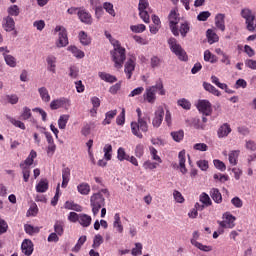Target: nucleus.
Returning <instances> with one entry per match:
<instances>
[{"label":"nucleus","mask_w":256,"mask_h":256,"mask_svg":"<svg viewBox=\"0 0 256 256\" xmlns=\"http://www.w3.org/2000/svg\"><path fill=\"white\" fill-rule=\"evenodd\" d=\"M136 113L138 119L137 121L131 122V131L132 134L135 135V137H138V139H143V133H147V131H149L148 121H151V118L147 114L143 116L141 108H137Z\"/></svg>","instance_id":"obj_1"},{"label":"nucleus","mask_w":256,"mask_h":256,"mask_svg":"<svg viewBox=\"0 0 256 256\" xmlns=\"http://www.w3.org/2000/svg\"><path fill=\"white\" fill-rule=\"evenodd\" d=\"M114 49L110 52L112 61L114 62V67L116 69H121L125 59H127L126 50L121 46V42L114 41Z\"/></svg>","instance_id":"obj_2"},{"label":"nucleus","mask_w":256,"mask_h":256,"mask_svg":"<svg viewBox=\"0 0 256 256\" xmlns=\"http://www.w3.org/2000/svg\"><path fill=\"white\" fill-rule=\"evenodd\" d=\"M102 193L109 197V190L107 188L101 189L90 197V206L92 207V213L94 216L98 215L101 208L105 205V197H103Z\"/></svg>","instance_id":"obj_3"},{"label":"nucleus","mask_w":256,"mask_h":256,"mask_svg":"<svg viewBox=\"0 0 256 256\" xmlns=\"http://www.w3.org/2000/svg\"><path fill=\"white\" fill-rule=\"evenodd\" d=\"M168 45L170 47V50L180 61H187L189 57L187 56V52H185V49L180 46L179 43H177V39L175 38H170L168 40Z\"/></svg>","instance_id":"obj_4"},{"label":"nucleus","mask_w":256,"mask_h":256,"mask_svg":"<svg viewBox=\"0 0 256 256\" xmlns=\"http://www.w3.org/2000/svg\"><path fill=\"white\" fill-rule=\"evenodd\" d=\"M241 17L245 19L246 29L253 33L256 29L255 13L249 8H243L240 13Z\"/></svg>","instance_id":"obj_5"},{"label":"nucleus","mask_w":256,"mask_h":256,"mask_svg":"<svg viewBox=\"0 0 256 256\" xmlns=\"http://www.w3.org/2000/svg\"><path fill=\"white\" fill-rule=\"evenodd\" d=\"M168 21H169V27L172 34L175 37H179V28L177 27V25H179V21H181V17H179V13H177V8L170 11L168 15Z\"/></svg>","instance_id":"obj_6"},{"label":"nucleus","mask_w":256,"mask_h":256,"mask_svg":"<svg viewBox=\"0 0 256 256\" xmlns=\"http://www.w3.org/2000/svg\"><path fill=\"white\" fill-rule=\"evenodd\" d=\"M69 107H71V100L65 97L54 99L50 103V109L52 111H57V109H65V111H69Z\"/></svg>","instance_id":"obj_7"},{"label":"nucleus","mask_w":256,"mask_h":256,"mask_svg":"<svg viewBox=\"0 0 256 256\" xmlns=\"http://www.w3.org/2000/svg\"><path fill=\"white\" fill-rule=\"evenodd\" d=\"M54 33H59L57 47H67L69 45V38L67 37V29L65 27L56 26Z\"/></svg>","instance_id":"obj_8"},{"label":"nucleus","mask_w":256,"mask_h":256,"mask_svg":"<svg viewBox=\"0 0 256 256\" xmlns=\"http://www.w3.org/2000/svg\"><path fill=\"white\" fill-rule=\"evenodd\" d=\"M223 218V221L218 222L222 229H233L235 227V216L229 213H225Z\"/></svg>","instance_id":"obj_9"},{"label":"nucleus","mask_w":256,"mask_h":256,"mask_svg":"<svg viewBox=\"0 0 256 256\" xmlns=\"http://www.w3.org/2000/svg\"><path fill=\"white\" fill-rule=\"evenodd\" d=\"M2 28L6 33H11L14 31V35H17V30H15V20L11 16H6L2 20Z\"/></svg>","instance_id":"obj_10"},{"label":"nucleus","mask_w":256,"mask_h":256,"mask_svg":"<svg viewBox=\"0 0 256 256\" xmlns=\"http://www.w3.org/2000/svg\"><path fill=\"white\" fill-rule=\"evenodd\" d=\"M77 15L81 23H85V25L93 24V17L91 16V13H89V11L85 10L84 8H79Z\"/></svg>","instance_id":"obj_11"},{"label":"nucleus","mask_w":256,"mask_h":256,"mask_svg":"<svg viewBox=\"0 0 256 256\" xmlns=\"http://www.w3.org/2000/svg\"><path fill=\"white\" fill-rule=\"evenodd\" d=\"M163 117H165V110L163 109V107H158L152 120L153 127H155L156 129H158V127H161V123H163Z\"/></svg>","instance_id":"obj_12"},{"label":"nucleus","mask_w":256,"mask_h":256,"mask_svg":"<svg viewBox=\"0 0 256 256\" xmlns=\"http://www.w3.org/2000/svg\"><path fill=\"white\" fill-rule=\"evenodd\" d=\"M135 61H137V58H135V56H131L124 66V72L127 76V79H131L133 71H135Z\"/></svg>","instance_id":"obj_13"},{"label":"nucleus","mask_w":256,"mask_h":256,"mask_svg":"<svg viewBox=\"0 0 256 256\" xmlns=\"http://www.w3.org/2000/svg\"><path fill=\"white\" fill-rule=\"evenodd\" d=\"M197 109L203 115H211V102L209 100H200L197 104Z\"/></svg>","instance_id":"obj_14"},{"label":"nucleus","mask_w":256,"mask_h":256,"mask_svg":"<svg viewBox=\"0 0 256 256\" xmlns=\"http://www.w3.org/2000/svg\"><path fill=\"white\" fill-rule=\"evenodd\" d=\"M69 181H71V168L65 167L62 169V185L63 189L67 188L69 185Z\"/></svg>","instance_id":"obj_15"},{"label":"nucleus","mask_w":256,"mask_h":256,"mask_svg":"<svg viewBox=\"0 0 256 256\" xmlns=\"http://www.w3.org/2000/svg\"><path fill=\"white\" fill-rule=\"evenodd\" d=\"M22 253L27 256L33 255V242L29 239H25L21 245Z\"/></svg>","instance_id":"obj_16"},{"label":"nucleus","mask_w":256,"mask_h":256,"mask_svg":"<svg viewBox=\"0 0 256 256\" xmlns=\"http://www.w3.org/2000/svg\"><path fill=\"white\" fill-rule=\"evenodd\" d=\"M231 131H232L231 125H229V123H224L219 127L217 131V135L219 139H223V137H228Z\"/></svg>","instance_id":"obj_17"},{"label":"nucleus","mask_w":256,"mask_h":256,"mask_svg":"<svg viewBox=\"0 0 256 256\" xmlns=\"http://www.w3.org/2000/svg\"><path fill=\"white\" fill-rule=\"evenodd\" d=\"M35 159H37V152L35 150H31L28 157L20 163V165H23V167H29L31 169V165L35 162Z\"/></svg>","instance_id":"obj_18"},{"label":"nucleus","mask_w":256,"mask_h":256,"mask_svg":"<svg viewBox=\"0 0 256 256\" xmlns=\"http://www.w3.org/2000/svg\"><path fill=\"white\" fill-rule=\"evenodd\" d=\"M155 93V87L147 88L144 94V99L147 100L148 103H155V100L157 99Z\"/></svg>","instance_id":"obj_19"},{"label":"nucleus","mask_w":256,"mask_h":256,"mask_svg":"<svg viewBox=\"0 0 256 256\" xmlns=\"http://www.w3.org/2000/svg\"><path fill=\"white\" fill-rule=\"evenodd\" d=\"M64 209H68L69 211H76L77 213H81V211H83V206H81L73 201H66L64 204Z\"/></svg>","instance_id":"obj_20"},{"label":"nucleus","mask_w":256,"mask_h":256,"mask_svg":"<svg viewBox=\"0 0 256 256\" xmlns=\"http://www.w3.org/2000/svg\"><path fill=\"white\" fill-rule=\"evenodd\" d=\"M215 25L220 31H225V14H217L215 16Z\"/></svg>","instance_id":"obj_21"},{"label":"nucleus","mask_w":256,"mask_h":256,"mask_svg":"<svg viewBox=\"0 0 256 256\" xmlns=\"http://www.w3.org/2000/svg\"><path fill=\"white\" fill-rule=\"evenodd\" d=\"M180 172L185 175L187 173V167L185 166V150H182L178 154Z\"/></svg>","instance_id":"obj_22"},{"label":"nucleus","mask_w":256,"mask_h":256,"mask_svg":"<svg viewBox=\"0 0 256 256\" xmlns=\"http://www.w3.org/2000/svg\"><path fill=\"white\" fill-rule=\"evenodd\" d=\"M210 197L213 199L214 203H223V196L217 188H212L210 190Z\"/></svg>","instance_id":"obj_23"},{"label":"nucleus","mask_w":256,"mask_h":256,"mask_svg":"<svg viewBox=\"0 0 256 256\" xmlns=\"http://www.w3.org/2000/svg\"><path fill=\"white\" fill-rule=\"evenodd\" d=\"M117 117V110H110L105 113V119L102 121V125H111L113 119Z\"/></svg>","instance_id":"obj_24"},{"label":"nucleus","mask_w":256,"mask_h":256,"mask_svg":"<svg viewBox=\"0 0 256 256\" xmlns=\"http://www.w3.org/2000/svg\"><path fill=\"white\" fill-rule=\"evenodd\" d=\"M77 191L80 195H89L91 193V185L86 182H82L77 186Z\"/></svg>","instance_id":"obj_25"},{"label":"nucleus","mask_w":256,"mask_h":256,"mask_svg":"<svg viewBox=\"0 0 256 256\" xmlns=\"http://www.w3.org/2000/svg\"><path fill=\"white\" fill-rule=\"evenodd\" d=\"M48 190H49V181H47V179L40 180L39 183L36 185L37 193H46V191Z\"/></svg>","instance_id":"obj_26"},{"label":"nucleus","mask_w":256,"mask_h":256,"mask_svg":"<svg viewBox=\"0 0 256 256\" xmlns=\"http://www.w3.org/2000/svg\"><path fill=\"white\" fill-rule=\"evenodd\" d=\"M203 88L205 89V91H208V93H212V95H215L216 97H221V92L211 83L204 82Z\"/></svg>","instance_id":"obj_27"},{"label":"nucleus","mask_w":256,"mask_h":256,"mask_svg":"<svg viewBox=\"0 0 256 256\" xmlns=\"http://www.w3.org/2000/svg\"><path fill=\"white\" fill-rule=\"evenodd\" d=\"M93 221V218H91L90 215L87 214H80V218L78 220V223L82 227H89L91 225V222Z\"/></svg>","instance_id":"obj_28"},{"label":"nucleus","mask_w":256,"mask_h":256,"mask_svg":"<svg viewBox=\"0 0 256 256\" xmlns=\"http://www.w3.org/2000/svg\"><path fill=\"white\" fill-rule=\"evenodd\" d=\"M54 233H57L59 237L65 233V222L63 220H57L54 224Z\"/></svg>","instance_id":"obj_29"},{"label":"nucleus","mask_w":256,"mask_h":256,"mask_svg":"<svg viewBox=\"0 0 256 256\" xmlns=\"http://www.w3.org/2000/svg\"><path fill=\"white\" fill-rule=\"evenodd\" d=\"M206 37L208 39V43L210 45H213V43H218L219 42V36L217 35V33H215V31L208 29L206 32Z\"/></svg>","instance_id":"obj_30"},{"label":"nucleus","mask_w":256,"mask_h":256,"mask_svg":"<svg viewBox=\"0 0 256 256\" xmlns=\"http://www.w3.org/2000/svg\"><path fill=\"white\" fill-rule=\"evenodd\" d=\"M98 76L100 77V79H102V81H105L106 83H115L117 82V77L106 73V72H99Z\"/></svg>","instance_id":"obj_31"},{"label":"nucleus","mask_w":256,"mask_h":256,"mask_svg":"<svg viewBox=\"0 0 256 256\" xmlns=\"http://www.w3.org/2000/svg\"><path fill=\"white\" fill-rule=\"evenodd\" d=\"M113 227L118 233H123V224L121 223V215L119 213L114 215Z\"/></svg>","instance_id":"obj_32"},{"label":"nucleus","mask_w":256,"mask_h":256,"mask_svg":"<svg viewBox=\"0 0 256 256\" xmlns=\"http://www.w3.org/2000/svg\"><path fill=\"white\" fill-rule=\"evenodd\" d=\"M38 93L44 103H49V101H51V95L49 94V90H47L45 87L39 88Z\"/></svg>","instance_id":"obj_33"},{"label":"nucleus","mask_w":256,"mask_h":256,"mask_svg":"<svg viewBox=\"0 0 256 256\" xmlns=\"http://www.w3.org/2000/svg\"><path fill=\"white\" fill-rule=\"evenodd\" d=\"M204 61H206L207 63L215 64L217 63V61H219V58H217L215 54L211 53L210 50H206L204 52Z\"/></svg>","instance_id":"obj_34"},{"label":"nucleus","mask_w":256,"mask_h":256,"mask_svg":"<svg viewBox=\"0 0 256 256\" xmlns=\"http://www.w3.org/2000/svg\"><path fill=\"white\" fill-rule=\"evenodd\" d=\"M6 119L14 125V127H18V129H22V131H25V123H23L21 120H17L9 115H6Z\"/></svg>","instance_id":"obj_35"},{"label":"nucleus","mask_w":256,"mask_h":256,"mask_svg":"<svg viewBox=\"0 0 256 256\" xmlns=\"http://www.w3.org/2000/svg\"><path fill=\"white\" fill-rule=\"evenodd\" d=\"M191 243L192 245H194V247H197V249H200V251H204L206 253H208L209 251H213L212 246L203 245L200 242H197V240L195 239H192Z\"/></svg>","instance_id":"obj_36"},{"label":"nucleus","mask_w":256,"mask_h":256,"mask_svg":"<svg viewBox=\"0 0 256 256\" xmlns=\"http://www.w3.org/2000/svg\"><path fill=\"white\" fill-rule=\"evenodd\" d=\"M4 61L9 67H17V59L13 55L3 53Z\"/></svg>","instance_id":"obj_37"},{"label":"nucleus","mask_w":256,"mask_h":256,"mask_svg":"<svg viewBox=\"0 0 256 256\" xmlns=\"http://www.w3.org/2000/svg\"><path fill=\"white\" fill-rule=\"evenodd\" d=\"M171 137L176 143H181L185 137V132L183 130L171 132Z\"/></svg>","instance_id":"obj_38"},{"label":"nucleus","mask_w":256,"mask_h":256,"mask_svg":"<svg viewBox=\"0 0 256 256\" xmlns=\"http://www.w3.org/2000/svg\"><path fill=\"white\" fill-rule=\"evenodd\" d=\"M68 50L71 51L74 57H76L77 59H83V57H85V52L81 51L76 46H69Z\"/></svg>","instance_id":"obj_39"},{"label":"nucleus","mask_w":256,"mask_h":256,"mask_svg":"<svg viewBox=\"0 0 256 256\" xmlns=\"http://www.w3.org/2000/svg\"><path fill=\"white\" fill-rule=\"evenodd\" d=\"M191 31V26L189 25V22H184L180 24V29L178 30V33L181 34L182 37H187V33Z\"/></svg>","instance_id":"obj_40"},{"label":"nucleus","mask_w":256,"mask_h":256,"mask_svg":"<svg viewBox=\"0 0 256 256\" xmlns=\"http://www.w3.org/2000/svg\"><path fill=\"white\" fill-rule=\"evenodd\" d=\"M69 115L68 114H63L59 117L58 119V127L59 129H65L67 127V123H69Z\"/></svg>","instance_id":"obj_41"},{"label":"nucleus","mask_w":256,"mask_h":256,"mask_svg":"<svg viewBox=\"0 0 256 256\" xmlns=\"http://www.w3.org/2000/svg\"><path fill=\"white\" fill-rule=\"evenodd\" d=\"M46 61L48 63L49 71H51L52 73H55V67H56L55 64L57 63V58L53 55H50L47 57Z\"/></svg>","instance_id":"obj_42"},{"label":"nucleus","mask_w":256,"mask_h":256,"mask_svg":"<svg viewBox=\"0 0 256 256\" xmlns=\"http://www.w3.org/2000/svg\"><path fill=\"white\" fill-rule=\"evenodd\" d=\"M200 202L205 205V207H211V205H213V202L211 201V198L209 197V194L203 192L200 195L199 198Z\"/></svg>","instance_id":"obj_43"},{"label":"nucleus","mask_w":256,"mask_h":256,"mask_svg":"<svg viewBox=\"0 0 256 256\" xmlns=\"http://www.w3.org/2000/svg\"><path fill=\"white\" fill-rule=\"evenodd\" d=\"M239 150H232L229 153V163L230 165H237V159H239Z\"/></svg>","instance_id":"obj_44"},{"label":"nucleus","mask_w":256,"mask_h":256,"mask_svg":"<svg viewBox=\"0 0 256 256\" xmlns=\"http://www.w3.org/2000/svg\"><path fill=\"white\" fill-rule=\"evenodd\" d=\"M31 117H33V114L31 113V109L29 107L25 106L22 109L20 119H22V121H28V119H31Z\"/></svg>","instance_id":"obj_45"},{"label":"nucleus","mask_w":256,"mask_h":256,"mask_svg":"<svg viewBox=\"0 0 256 256\" xmlns=\"http://www.w3.org/2000/svg\"><path fill=\"white\" fill-rule=\"evenodd\" d=\"M85 241H87V236H81L76 245L73 247L72 251H74L75 253H79V251H81V247H83V245H85Z\"/></svg>","instance_id":"obj_46"},{"label":"nucleus","mask_w":256,"mask_h":256,"mask_svg":"<svg viewBox=\"0 0 256 256\" xmlns=\"http://www.w3.org/2000/svg\"><path fill=\"white\" fill-rule=\"evenodd\" d=\"M103 151H104V158L106 159V161H111L113 146H111V144H106L104 146Z\"/></svg>","instance_id":"obj_47"},{"label":"nucleus","mask_w":256,"mask_h":256,"mask_svg":"<svg viewBox=\"0 0 256 256\" xmlns=\"http://www.w3.org/2000/svg\"><path fill=\"white\" fill-rule=\"evenodd\" d=\"M79 39H80V43H82L83 45L85 46L91 45V38H89V36L85 31H81L79 33Z\"/></svg>","instance_id":"obj_48"},{"label":"nucleus","mask_w":256,"mask_h":256,"mask_svg":"<svg viewBox=\"0 0 256 256\" xmlns=\"http://www.w3.org/2000/svg\"><path fill=\"white\" fill-rule=\"evenodd\" d=\"M117 159L118 161H127V159H129V154L125 152V148H122V147L118 148Z\"/></svg>","instance_id":"obj_49"},{"label":"nucleus","mask_w":256,"mask_h":256,"mask_svg":"<svg viewBox=\"0 0 256 256\" xmlns=\"http://www.w3.org/2000/svg\"><path fill=\"white\" fill-rule=\"evenodd\" d=\"M20 169H22V175H23L24 182L29 183V178L31 177V168L23 167V165H20Z\"/></svg>","instance_id":"obj_50"},{"label":"nucleus","mask_w":256,"mask_h":256,"mask_svg":"<svg viewBox=\"0 0 256 256\" xmlns=\"http://www.w3.org/2000/svg\"><path fill=\"white\" fill-rule=\"evenodd\" d=\"M24 231L27 235H35L39 233V227H33L31 224H25Z\"/></svg>","instance_id":"obj_51"},{"label":"nucleus","mask_w":256,"mask_h":256,"mask_svg":"<svg viewBox=\"0 0 256 256\" xmlns=\"http://www.w3.org/2000/svg\"><path fill=\"white\" fill-rule=\"evenodd\" d=\"M103 9H105L106 13H109L111 17H115V15H117L115 13V9L113 8V4H111V2H104Z\"/></svg>","instance_id":"obj_52"},{"label":"nucleus","mask_w":256,"mask_h":256,"mask_svg":"<svg viewBox=\"0 0 256 256\" xmlns=\"http://www.w3.org/2000/svg\"><path fill=\"white\" fill-rule=\"evenodd\" d=\"M154 87V92L157 93V91H159V95H165V88H163V81L161 79H159L156 82V85L151 86Z\"/></svg>","instance_id":"obj_53"},{"label":"nucleus","mask_w":256,"mask_h":256,"mask_svg":"<svg viewBox=\"0 0 256 256\" xmlns=\"http://www.w3.org/2000/svg\"><path fill=\"white\" fill-rule=\"evenodd\" d=\"M6 101L10 103V105H17V103H19V96H17V94H8L6 95Z\"/></svg>","instance_id":"obj_54"},{"label":"nucleus","mask_w":256,"mask_h":256,"mask_svg":"<svg viewBox=\"0 0 256 256\" xmlns=\"http://www.w3.org/2000/svg\"><path fill=\"white\" fill-rule=\"evenodd\" d=\"M145 155V146L143 144H138L135 148V156L138 157V159H141Z\"/></svg>","instance_id":"obj_55"},{"label":"nucleus","mask_w":256,"mask_h":256,"mask_svg":"<svg viewBox=\"0 0 256 256\" xmlns=\"http://www.w3.org/2000/svg\"><path fill=\"white\" fill-rule=\"evenodd\" d=\"M150 154L153 159V161H157L158 163H163V160L159 155H157V149L155 147L151 146L150 148Z\"/></svg>","instance_id":"obj_56"},{"label":"nucleus","mask_w":256,"mask_h":256,"mask_svg":"<svg viewBox=\"0 0 256 256\" xmlns=\"http://www.w3.org/2000/svg\"><path fill=\"white\" fill-rule=\"evenodd\" d=\"M116 125H120L121 127L125 125V108H123L121 113L117 116Z\"/></svg>","instance_id":"obj_57"},{"label":"nucleus","mask_w":256,"mask_h":256,"mask_svg":"<svg viewBox=\"0 0 256 256\" xmlns=\"http://www.w3.org/2000/svg\"><path fill=\"white\" fill-rule=\"evenodd\" d=\"M130 29L133 33H143L147 27L144 24H138L130 26Z\"/></svg>","instance_id":"obj_58"},{"label":"nucleus","mask_w":256,"mask_h":256,"mask_svg":"<svg viewBox=\"0 0 256 256\" xmlns=\"http://www.w3.org/2000/svg\"><path fill=\"white\" fill-rule=\"evenodd\" d=\"M19 13V6L17 5H12L8 8V14L11 15V17H18Z\"/></svg>","instance_id":"obj_59"},{"label":"nucleus","mask_w":256,"mask_h":256,"mask_svg":"<svg viewBox=\"0 0 256 256\" xmlns=\"http://www.w3.org/2000/svg\"><path fill=\"white\" fill-rule=\"evenodd\" d=\"M102 243H103V236H101V234H97L94 237L92 247L94 249H97V247H100Z\"/></svg>","instance_id":"obj_60"},{"label":"nucleus","mask_w":256,"mask_h":256,"mask_svg":"<svg viewBox=\"0 0 256 256\" xmlns=\"http://www.w3.org/2000/svg\"><path fill=\"white\" fill-rule=\"evenodd\" d=\"M213 164L216 167V169H219V171H225L227 169V166L225 165V163L219 159H215L213 161Z\"/></svg>","instance_id":"obj_61"},{"label":"nucleus","mask_w":256,"mask_h":256,"mask_svg":"<svg viewBox=\"0 0 256 256\" xmlns=\"http://www.w3.org/2000/svg\"><path fill=\"white\" fill-rule=\"evenodd\" d=\"M178 105L182 108V109H191V102H189L187 99L183 98L178 100Z\"/></svg>","instance_id":"obj_62"},{"label":"nucleus","mask_w":256,"mask_h":256,"mask_svg":"<svg viewBox=\"0 0 256 256\" xmlns=\"http://www.w3.org/2000/svg\"><path fill=\"white\" fill-rule=\"evenodd\" d=\"M209 17H211V12L203 11L198 14L197 19L198 21H207Z\"/></svg>","instance_id":"obj_63"},{"label":"nucleus","mask_w":256,"mask_h":256,"mask_svg":"<svg viewBox=\"0 0 256 256\" xmlns=\"http://www.w3.org/2000/svg\"><path fill=\"white\" fill-rule=\"evenodd\" d=\"M140 18L144 21V23H149V13L146 10H139Z\"/></svg>","instance_id":"obj_64"}]
</instances>
